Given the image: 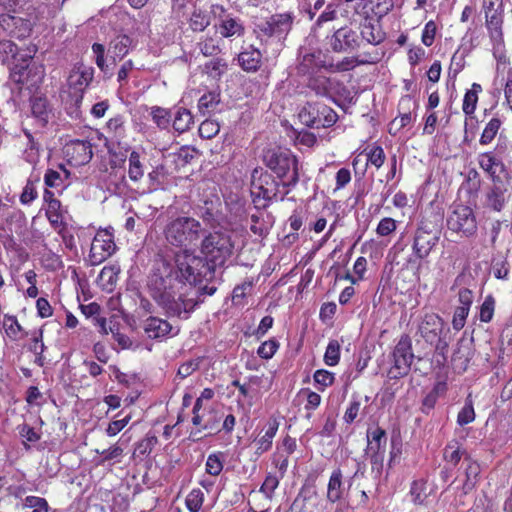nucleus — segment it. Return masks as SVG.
Wrapping results in <instances>:
<instances>
[{
    "instance_id": "f257e3e1",
    "label": "nucleus",
    "mask_w": 512,
    "mask_h": 512,
    "mask_svg": "<svg viewBox=\"0 0 512 512\" xmlns=\"http://www.w3.org/2000/svg\"><path fill=\"white\" fill-rule=\"evenodd\" d=\"M147 287L149 295L169 317L187 319L197 305L190 296L193 288L182 285L174 276L172 265L165 260L156 262Z\"/></svg>"
},
{
    "instance_id": "f03ea898",
    "label": "nucleus",
    "mask_w": 512,
    "mask_h": 512,
    "mask_svg": "<svg viewBox=\"0 0 512 512\" xmlns=\"http://www.w3.org/2000/svg\"><path fill=\"white\" fill-rule=\"evenodd\" d=\"M174 276H177L182 285L190 287L208 281L214 277V267L204 258L183 251L175 256V267L172 266Z\"/></svg>"
},
{
    "instance_id": "7ed1b4c3",
    "label": "nucleus",
    "mask_w": 512,
    "mask_h": 512,
    "mask_svg": "<svg viewBox=\"0 0 512 512\" xmlns=\"http://www.w3.org/2000/svg\"><path fill=\"white\" fill-rule=\"evenodd\" d=\"M264 162L282 180V188L294 187L298 183V160L289 150H270L264 156Z\"/></svg>"
},
{
    "instance_id": "20e7f679",
    "label": "nucleus",
    "mask_w": 512,
    "mask_h": 512,
    "mask_svg": "<svg viewBox=\"0 0 512 512\" xmlns=\"http://www.w3.org/2000/svg\"><path fill=\"white\" fill-rule=\"evenodd\" d=\"M201 224L191 217H177L165 227L166 240L176 247H187L195 243L200 236Z\"/></svg>"
},
{
    "instance_id": "39448f33",
    "label": "nucleus",
    "mask_w": 512,
    "mask_h": 512,
    "mask_svg": "<svg viewBox=\"0 0 512 512\" xmlns=\"http://www.w3.org/2000/svg\"><path fill=\"white\" fill-rule=\"evenodd\" d=\"M233 243L228 234L223 232L209 233L201 243V252L214 268L223 265L232 255Z\"/></svg>"
},
{
    "instance_id": "423d86ee",
    "label": "nucleus",
    "mask_w": 512,
    "mask_h": 512,
    "mask_svg": "<svg viewBox=\"0 0 512 512\" xmlns=\"http://www.w3.org/2000/svg\"><path fill=\"white\" fill-rule=\"evenodd\" d=\"M300 122L311 128H326L333 126L337 113L329 106L320 102H307L298 114Z\"/></svg>"
},
{
    "instance_id": "0eeeda50",
    "label": "nucleus",
    "mask_w": 512,
    "mask_h": 512,
    "mask_svg": "<svg viewBox=\"0 0 512 512\" xmlns=\"http://www.w3.org/2000/svg\"><path fill=\"white\" fill-rule=\"evenodd\" d=\"M93 76V68L84 66L79 67L70 73L68 83L70 89H73L74 92L69 94L71 103L68 105V102L66 101V110L71 116H79V106L83 99V92L93 80Z\"/></svg>"
},
{
    "instance_id": "6e6552de",
    "label": "nucleus",
    "mask_w": 512,
    "mask_h": 512,
    "mask_svg": "<svg viewBox=\"0 0 512 512\" xmlns=\"http://www.w3.org/2000/svg\"><path fill=\"white\" fill-rule=\"evenodd\" d=\"M447 227L465 237L474 235L477 230V222L473 210L465 205L454 206L447 218Z\"/></svg>"
},
{
    "instance_id": "1a4fd4ad",
    "label": "nucleus",
    "mask_w": 512,
    "mask_h": 512,
    "mask_svg": "<svg viewBox=\"0 0 512 512\" xmlns=\"http://www.w3.org/2000/svg\"><path fill=\"white\" fill-rule=\"evenodd\" d=\"M393 365L388 371L390 379H399L408 374L413 360L411 343L408 338H402L395 346L393 353Z\"/></svg>"
},
{
    "instance_id": "9d476101",
    "label": "nucleus",
    "mask_w": 512,
    "mask_h": 512,
    "mask_svg": "<svg viewBox=\"0 0 512 512\" xmlns=\"http://www.w3.org/2000/svg\"><path fill=\"white\" fill-rule=\"evenodd\" d=\"M326 43L333 52L346 53L358 49L361 40L356 31L344 26L335 30L332 35L327 36Z\"/></svg>"
},
{
    "instance_id": "9b49d317",
    "label": "nucleus",
    "mask_w": 512,
    "mask_h": 512,
    "mask_svg": "<svg viewBox=\"0 0 512 512\" xmlns=\"http://www.w3.org/2000/svg\"><path fill=\"white\" fill-rule=\"evenodd\" d=\"M212 12L218 18L216 27L223 38L240 37L244 34V25L240 18L226 13L222 5H213Z\"/></svg>"
},
{
    "instance_id": "f8f14e48",
    "label": "nucleus",
    "mask_w": 512,
    "mask_h": 512,
    "mask_svg": "<svg viewBox=\"0 0 512 512\" xmlns=\"http://www.w3.org/2000/svg\"><path fill=\"white\" fill-rule=\"evenodd\" d=\"M116 249L113 236L107 230H101L96 233L91 243L90 260L93 265H97L111 256Z\"/></svg>"
},
{
    "instance_id": "ddd939ff",
    "label": "nucleus",
    "mask_w": 512,
    "mask_h": 512,
    "mask_svg": "<svg viewBox=\"0 0 512 512\" xmlns=\"http://www.w3.org/2000/svg\"><path fill=\"white\" fill-rule=\"evenodd\" d=\"M36 53L35 46H28L19 53V58L13 62L10 68V79L17 84L28 83L32 68L30 61Z\"/></svg>"
},
{
    "instance_id": "4468645a",
    "label": "nucleus",
    "mask_w": 512,
    "mask_h": 512,
    "mask_svg": "<svg viewBox=\"0 0 512 512\" xmlns=\"http://www.w3.org/2000/svg\"><path fill=\"white\" fill-rule=\"evenodd\" d=\"M306 86L316 96L333 98V95L338 91L339 81L317 71L308 77Z\"/></svg>"
},
{
    "instance_id": "2eb2a0df",
    "label": "nucleus",
    "mask_w": 512,
    "mask_h": 512,
    "mask_svg": "<svg viewBox=\"0 0 512 512\" xmlns=\"http://www.w3.org/2000/svg\"><path fill=\"white\" fill-rule=\"evenodd\" d=\"M367 442L366 454L370 457L371 462L374 464L382 462L387 443L385 430L381 427L368 429Z\"/></svg>"
},
{
    "instance_id": "dca6fc26",
    "label": "nucleus",
    "mask_w": 512,
    "mask_h": 512,
    "mask_svg": "<svg viewBox=\"0 0 512 512\" xmlns=\"http://www.w3.org/2000/svg\"><path fill=\"white\" fill-rule=\"evenodd\" d=\"M292 23L293 15L291 13H280L272 15L259 27L261 32L269 37H281L290 31Z\"/></svg>"
},
{
    "instance_id": "f3484780",
    "label": "nucleus",
    "mask_w": 512,
    "mask_h": 512,
    "mask_svg": "<svg viewBox=\"0 0 512 512\" xmlns=\"http://www.w3.org/2000/svg\"><path fill=\"white\" fill-rule=\"evenodd\" d=\"M0 27L10 36L18 39L27 37L31 32L29 20L9 13H0Z\"/></svg>"
},
{
    "instance_id": "a211bd4d",
    "label": "nucleus",
    "mask_w": 512,
    "mask_h": 512,
    "mask_svg": "<svg viewBox=\"0 0 512 512\" xmlns=\"http://www.w3.org/2000/svg\"><path fill=\"white\" fill-rule=\"evenodd\" d=\"M439 241L437 232L419 228L414 237L413 252L418 259L426 258Z\"/></svg>"
},
{
    "instance_id": "6ab92c4d",
    "label": "nucleus",
    "mask_w": 512,
    "mask_h": 512,
    "mask_svg": "<svg viewBox=\"0 0 512 512\" xmlns=\"http://www.w3.org/2000/svg\"><path fill=\"white\" fill-rule=\"evenodd\" d=\"M65 154L74 165L80 166L90 162L93 157L92 145L88 141H72L65 147Z\"/></svg>"
},
{
    "instance_id": "aec40b11",
    "label": "nucleus",
    "mask_w": 512,
    "mask_h": 512,
    "mask_svg": "<svg viewBox=\"0 0 512 512\" xmlns=\"http://www.w3.org/2000/svg\"><path fill=\"white\" fill-rule=\"evenodd\" d=\"M443 327V320L436 314H426L419 326L421 336L432 343L435 341Z\"/></svg>"
},
{
    "instance_id": "412c9836",
    "label": "nucleus",
    "mask_w": 512,
    "mask_h": 512,
    "mask_svg": "<svg viewBox=\"0 0 512 512\" xmlns=\"http://www.w3.org/2000/svg\"><path fill=\"white\" fill-rule=\"evenodd\" d=\"M143 329L149 338L159 339L170 334L173 328L168 321L150 316L144 320Z\"/></svg>"
},
{
    "instance_id": "4be33fe9",
    "label": "nucleus",
    "mask_w": 512,
    "mask_h": 512,
    "mask_svg": "<svg viewBox=\"0 0 512 512\" xmlns=\"http://www.w3.org/2000/svg\"><path fill=\"white\" fill-rule=\"evenodd\" d=\"M147 157L145 153L131 151L128 156V176L132 182H139L146 170Z\"/></svg>"
},
{
    "instance_id": "5701e85b",
    "label": "nucleus",
    "mask_w": 512,
    "mask_h": 512,
    "mask_svg": "<svg viewBox=\"0 0 512 512\" xmlns=\"http://www.w3.org/2000/svg\"><path fill=\"white\" fill-rule=\"evenodd\" d=\"M360 35L362 41L372 45H378L385 39V34L381 31L379 25L369 18H366L360 24Z\"/></svg>"
},
{
    "instance_id": "b1692460",
    "label": "nucleus",
    "mask_w": 512,
    "mask_h": 512,
    "mask_svg": "<svg viewBox=\"0 0 512 512\" xmlns=\"http://www.w3.org/2000/svg\"><path fill=\"white\" fill-rule=\"evenodd\" d=\"M486 26L489 31L490 39L494 44L503 43V10L492 11L491 13L485 14Z\"/></svg>"
},
{
    "instance_id": "393cba45",
    "label": "nucleus",
    "mask_w": 512,
    "mask_h": 512,
    "mask_svg": "<svg viewBox=\"0 0 512 512\" xmlns=\"http://www.w3.org/2000/svg\"><path fill=\"white\" fill-rule=\"evenodd\" d=\"M133 40L125 34L115 36L109 44L108 54L114 62L122 60L129 52Z\"/></svg>"
},
{
    "instance_id": "a878e982",
    "label": "nucleus",
    "mask_w": 512,
    "mask_h": 512,
    "mask_svg": "<svg viewBox=\"0 0 512 512\" xmlns=\"http://www.w3.org/2000/svg\"><path fill=\"white\" fill-rule=\"evenodd\" d=\"M345 493V486L343 483L342 471L338 468L335 469L328 481L327 485V501L335 503L339 501Z\"/></svg>"
},
{
    "instance_id": "bb28decb",
    "label": "nucleus",
    "mask_w": 512,
    "mask_h": 512,
    "mask_svg": "<svg viewBox=\"0 0 512 512\" xmlns=\"http://www.w3.org/2000/svg\"><path fill=\"white\" fill-rule=\"evenodd\" d=\"M278 422L275 419L269 420L264 434L254 441L258 455L268 451L272 446V440L278 430Z\"/></svg>"
},
{
    "instance_id": "cd10ccee",
    "label": "nucleus",
    "mask_w": 512,
    "mask_h": 512,
    "mask_svg": "<svg viewBox=\"0 0 512 512\" xmlns=\"http://www.w3.org/2000/svg\"><path fill=\"white\" fill-rule=\"evenodd\" d=\"M261 58V52L252 46L238 55L240 66L248 72L256 71L259 68Z\"/></svg>"
},
{
    "instance_id": "c85d7f7f",
    "label": "nucleus",
    "mask_w": 512,
    "mask_h": 512,
    "mask_svg": "<svg viewBox=\"0 0 512 512\" xmlns=\"http://www.w3.org/2000/svg\"><path fill=\"white\" fill-rule=\"evenodd\" d=\"M263 180L265 181V184H267V188L263 189L262 191L263 199L268 201L283 200L284 197L288 194L289 190H280V187H282V181H275L270 174H263Z\"/></svg>"
},
{
    "instance_id": "c756f323",
    "label": "nucleus",
    "mask_w": 512,
    "mask_h": 512,
    "mask_svg": "<svg viewBox=\"0 0 512 512\" xmlns=\"http://www.w3.org/2000/svg\"><path fill=\"white\" fill-rule=\"evenodd\" d=\"M220 199L217 196H214L209 199H205L203 201V205L199 206V215L201 218L212 224L214 221L217 220V217L220 213Z\"/></svg>"
},
{
    "instance_id": "7c9ffc66",
    "label": "nucleus",
    "mask_w": 512,
    "mask_h": 512,
    "mask_svg": "<svg viewBox=\"0 0 512 512\" xmlns=\"http://www.w3.org/2000/svg\"><path fill=\"white\" fill-rule=\"evenodd\" d=\"M31 111L33 116L44 126L48 123L50 109L46 98L35 97L31 100Z\"/></svg>"
},
{
    "instance_id": "2f4dec72",
    "label": "nucleus",
    "mask_w": 512,
    "mask_h": 512,
    "mask_svg": "<svg viewBox=\"0 0 512 512\" xmlns=\"http://www.w3.org/2000/svg\"><path fill=\"white\" fill-rule=\"evenodd\" d=\"M193 124V116L191 112L185 108H178L174 115L173 120V128L179 132L183 133L190 129Z\"/></svg>"
},
{
    "instance_id": "473e14b6",
    "label": "nucleus",
    "mask_w": 512,
    "mask_h": 512,
    "mask_svg": "<svg viewBox=\"0 0 512 512\" xmlns=\"http://www.w3.org/2000/svg\"><path fill=\"white\" fill-rule=\"evenodd\" d=\"M480 167L489 173L492 177L496 174L497 168H503L502 161L498 159L493 152L482 153L479 156Z\"/></svg>"
},
{
    "instance_id": "72a5a7b5",
    "label": "nucleus",
    "mask_w": 512,
    "mask_h": 512,
    "mask_svg": "<svg viewBox=\"0 0 512 512\" xmlns=\"http://www.w3.org/2000/svg\"><path fill=\"white\" fill-rule=\"evenodd\" d=\"M3 326L6 335L14 341L19 340L23 336L27 335V333L23 332V329L15 316L5 315Z\"/></svg>"
},
{
    "instance_id": "f704fd0d",
    "label": "nucleus",
    "mask_w": 512,
    "mask_h": 512,
    "mask_svg": "<svg viewBox=\"0 0 512 512\" xmlns=\"http://www.w3.org/2000/svg\"><path fill=\"white\" fill-rule=\"evenodd\" d=\"M23 49H18L17 46L10 40L0 41V61L5 64L10 59L14 62L19 58V53Z\"/></svg>"
},
{
    "instance_id": "c9c22d12",
    "label": "nucleus",
    "mask_w": 512,
    "mask_h": 512,
    "mask_svg": "<svg viewBox=\"0 0 512 512\" xmlns=\"http://www.w3.org/2000/svg\"><path fill=\"white\" fill-rule=\"evenodd\" d=\"M204 502V493L201 489L196 488L190 491L185 499V504L190 512H199Z\"/></svg>"
},
{
    "instance_id": "e433bc0d",
    "label": "nucleus",
    "mask_w": 512,
    "mask_h": 512,
    "mask_svg": "<svg viewBox=\"0 0 512 512\" xmlns=\"http://www.w3.org/2000/svg\"><path fill=\"white\" fill-rule=\"evenodd\" d=\"M501 126V121L498 118H492L486 125L483 130V133L480 137V144L487 145L492 142V140L497 135Z\"/></svg>"
},
{
    "instance_id": "4c0bfd02",
    "label": "nucleus",
    "mask_w": 512,
    "mask_h": 512,
    "mask_svg": "<svg viewBox=\"0 0 512 512\" xmlns=\"http://www.w3.org/2000/svg\"><path fill=\"white\" fill-rule=\"evenodd\" d=\"M466 462V468H465V475H466V481H465V487L468 489H471L475 484V479L480 473V466L477 462L472 461L469 456H465L464 458Z\"/></svg>"
},
{
    "instance_id": "58836bf2",
    "label": "nucleus",
    "mask_w": 512,
    "mask_h": 512,
    "mask_svg": "<svg viewBox=\"0 0 512 512\" xmlns=\"http://www.w3.org/2000/svg\"><path fill=\"white\" fill-rule=\"evenodd\" d=\"M505 203L504 190L500 187L495 186L487 196V204L495 211H501Z\"/></svg>"
},
{
    "instance_id": "ea45409f",
    "label": "nucleus",
    "mask_w": 512,
    "mask_h": 512,
    "mask_svg": "<svg viewBox=\"0 0 512 512\" xmlns=\"http://www.w3.org/2000/svg\"><path fill=\"white\" fill-rule=\"evenodd\" d=\"M227 68V63L222 58H215L205 64V70L212 78H220Z\"/></svg>"
},
{
    "instance_id": "a19ab883",
    "label": "nucleus",
    "mask_w": 512,
    "mask_h": 512,
    "mask_svg": "<svg viewBox=\"0 0 512 512\" xmlns=\"http://www.w3.org/2000/svg\"><path fill=\"white\" fill-rule=\"evenodd\" d=\"M340 358V345L336 340H332L328 343L325 351L324 361L329 366H335L338 364Z\"/></svg>"
},
{
    "instance_id": "79ce46f5",
    "label": "nucleus",
    "mask_w": 512,
    "mask_h": 512,
    "mask_svg": "<svg viewBox=\"0 0 512 512\" xmlns=\"http://www.w3.org/2000/svg\"><path fill=\"white\" fill-rule=\"evenodd\" d=\"M198 45L204 56H213L220 52L219 40L213 37H206Z\"/></svg>"
},
{
    "instance_id": "37998d69",
    "label": "nucleus",
    "mask_w": 512,
    "mask_h": 512,
    "mask_svg": "<svg viewBox=\"0 0 512 512\" xmlns=\"http://www.w3.org/2000/svg\"><path fill=\"white\" fill-rule=\"evenodd\" d=\"M475 420V411L471 400L467 399L465 405L457 416V423L460 426L467 425Z\"/></svg>"
},
{
    "instance_id": "c03bdc74",
    "label": "nucleus",
    "mask_w": 512,
    "mask_h": 512,
    "mask_svg": "<svg viewBox=\"0 0 512 512\" xmlns=\"http://www.w3.org/2000/svg\"><path fill=\"white\" fill-rule=\"evenodd\" d=\"M219 131L220 126L214 120H204L199 126V135L204 139H212Z\"/></svg>"
},
{
    "instance_id": "a18cd8bd",
    "label": "nucleus",
    "mask_w": 512,
    "mask_h": 512,
    "mask_svg": "<svg viewBox=\"0 0 512 512\" xmlns=\"http://www.w3.org/2000/svg\"><path fill=\"white\" fill-rule=\"evenodd\" d=\"M151 116L153 121L160 128H166L170 122V112L164 108L155 106L151 108Z\"/></svg>"
},
{
    "instance_id": "49530a36",
    "label": "nucleus",
    "mask_w": 512,
    "mask_h": 512,
    "mask_svg": "<svg viewBox=\"0 0 512 512\" xmlns=\"http://www.w3.org/2000/svg\"><path fill=\"white\" fill-rule=\"evenodd\" d=\"M96 325L99 326L100 333L103 335H108L111 333L113 336L115 332L120 329V324L114 317L110 318L109 320L106 318H97Z\"/></svg>"
},
{
    "instance_id": "de8ad7c7",
    "label": "nucleus",
    "mask_w": 512,
    "mask_h": 512,
    "mask_svg": "<svg viewBox=\"0 0 512 512\" xmlns=\"http://www.w3.org/2000/svg\"><path fill=\"white\" fill-rule=\"evenodd\" d=\"M495 308V299L489 295L485 298L484 302L480 307V320L488 323L492 320Z\"/></svg>"
},
{
    "instance_id": "09e8293b",
    "label": "nucleus",
    "mask_w": 512,
    "mask_h": 512,
    "mask_svg": "<svg viewBox=\"0 0 512 512\" xmlns=\"http://www.w3.org/2000/svg\"><path fill=\"white\" fill-rule=\"evenodd\" d=\"M278 348L279 343L275 339H269L259 346L257 354L262 359H270L274 356Z\"/></svg>"
},
{
    "instance_id": "8fccbe9b",
    "label": "nucleus",
    "mask_w": 512,
    "mask_h": 512,
    "mask_svg": "<svg viewBox=\"0 0 512 512\" xmlns=\"http://www.w3.org/2000/svg\"><path fill=\"white\" fill-rule=\"evenodd\" d=\"M250 230L258 236H265L268 233V225L265 223L262 214H252Z\"/></svg>"
},
{
    "instance_id": "3c124183",
    "label": "nucleus",
    "mask_w": 512,
    "mask_h": 512,
    "mask_svg": "<svg viewBox=\"0 0 512 512\" xmlns=\"http://www.w3.org/2000/svg\"><path fill=\"white\" fill-rule=\"evenodd\" d=\"M24 506L32 508V512H48L49 509L46 499L37 496H27Z\"/></svg>"
},
{
    "instance_id": "603ef678",
    "label": "nucleus",
    "mask_w": 512,
    "mask_h": 512,
    "mask_svg": "<svg viewBox=\"0 0 512 512\" xmlns=\"http://www.w3.org/2000/svg\"><path fill=\"white\" fill-rule=\"evenodd\" d=\"M210 24V19L201 11H194L191 19L190 26L194 31H203Z\"/></svg>"
},
{
    "instance_id": "864d4df0",
    "label": "nucleus",
    "mask_w": 512,
    "mask_h": 512,
    "mask_svg": "<svg viewBox=\"0 0 512 512\" xmlns=\"http://www.w3.org/2000/svg\"><path fill=\"white\" fill-rule=\"evenodd\" d=\"M410 494L415 504H423L427 496L425 483L422 481H414L411 486Z\"/></svg>"
},
{
    "instance_id": "5fc2aeb1",
    "label": "nucleus",
    "mask_w": 512,
    "mask_h": 512,
    "mask_svg": "<svg viewBox=\"0 0 512 512\" xmlns=\"http://www.w3.org/2000/svg\"><path fill=\"white\" fill-rule=\"evenodd\" d=\"M464 454L465 453L461 452L456 444H449L445 448L444 458L448 463L456 466Z\"/></svg>"
},
{
    "instance_id": "6e6d98bb",
    "label": "nucleus",
    "mask_w": 512,
    "mask_h": 512,
    "mask_svg": "<svg viewBox=\"0 0 512 512\" xmlns=\"http://www.w3.org/2000/svg\"><path fill=\"white\" fill-rule=\"evenodd\" d=\"M158 440L155 436H147L138 442L134 453L138 455H146L151 453L154 446L157 444Z\"/></svg>"
},
{
    "instance_id": "4d7b16f0",
    "label": "nucleus",
    "mask_w": 512,
    "mask_h": 512,
    "mask_svg": "<svg viewBox=\"0 0 512 512\" xmlns=\"http://www.w3.org/2000/svg\"><path fill=\"white\" fill-rule=\"evenodd\" d=\"M337 18L336 6L333 3L326 5L324 11L318 16L315 26L320 27L326 22L333 21Z\"/></svg>"
},
{
    "instance_id": "13d9d810",
    "label": "nucleus",
    "mask_w": 512,
    "mask_h": 512,
    "mask_svg": "<svg viewBox=\"0 0 512 512\" xmlns=\"http://www.w3.org/2000/svg\"><path fill=\"white\" fill-rule=\"evenodd\" d=\"M469 314V309L467 307L458 306L453 315L452 326L455 330H461L466 322V318Z\"/></svg>"
},
{
    "instance_id": "bf43d9fd",
    "label": "nucleus",
    "mask_w": 512,
    "mask_h": 512,
    "mask_svg": "<svg viewBox=\"0 0 512 512\" xmlns=\"http://www.w3.org/2000/svg\"><path fill=\"white\" fill-rule=\"evenodd\" d=\"M219 103V95L215 93H207L200 97L198 107L200 111L210 110L215 108Z\"/></svg>"
},
{
    "instance_id": "052dcab7",
    "label": "nucleus",
    "mask_w": 512,
    "mask_h": 512,
    "mask_svg": "<svg viewBox=\"0 0 512 512\" xmlns=\"http://www.w3.org/2000/svg\"><path fill=\"white\" fill-rule=\"evenodd\" d=\"M367 160L369 163L374 165L376 168H380L384 164V161H385V153H384V150L382 149V147H380V146L373 147L367 155Z\"/></svg>"
},
{
    "instance_id": "680f3d73",
    "label": "nucleus",
    "mask_w": 512,
    "mask_h": 512,
    "mask_svg": "<svg viewBox=\"0 0 512 512\" xmlns=\"http://www.w3.org/2000/svg\"><path fill=\"white\" fill-rule=\"evenodd\" d=\"M223 469L222 461L219 456L216 454H211L208 456L206 461V471L210 475L217 476L221 473Z\"/></svg>"
},
{
    "instance_id": "e2e57ef3",
    "label": "nucleus",
    "mask_w": 512,
    "mask_h": 512,
    "mask_svg": "<svg viewBox=\"0 0 512 512\" xmlns=\"http://www.w3.org/2000/svg\"><path fill=\"white\" fill-rule=\"evenodd\" d=\"M44 182L46 186L51 188L60 187L63 184V177L61 172L48 169L44 175Z\"/></svg>"
},
{
    "instance_id": "0e129e2a",
    "label": "nucleus",
    "mask_w": 512,
    "mask_h": 512,
    "mask_svg": "<svg viewBox=\"0 0 512 512\" xmlns=\"http://www.w3.org/2000/svg\"><path fill=\"white\" fill-rule=\"evenodd\" d=\"M396 230V221L392 218H383L376 229V232L380 236H388Z\"/></svg>"
},
{
    "instance_id": "69168bd1",
    "label": "nucleus",
    "mask_w": 512,
    "mask_h": 512,
    "mask_svg": "<svg viewBox=\"0 0 512 512\" xmlns=\"http://www.w3.org/2000/svg\"><path fill=\"white\" fill-rule=\"evenodd\" d=\"M314 381L324 389L334 381V374L326 370H317L314 374Z\"/></svg>"
},
{
    "instance_id": "338daca9",
    "label": "nucleus",
    "mask_w": 512,
    "mask_h": 512,
    "mask_svg": "<svg viewBox=\"0 0 512 512\" xmlns=\"http://www.w3.org/2000/svg\"><path fill=\"white\" fill-rule=\"evenodd\" d=\"M436 34V24L434 21H429L426 23L423 33H422V43L429 47L433 44Z\"/></svg>"
},
{
    "instance_id": "774afa93",
    "label": "nucleus",
    "mask_w": 512,
    "mask_h": 512,
    "mask_svg": "<svg viewBox=\"0 0 512 512\" xmlns=\"http://www.w3.org/2000/svg\"><path fill=\"white\" fill-rule=\"evenodd\" d=\"M279 481L276 476L268 475L260 487V492L271 498L273 492L278 487Z\"/></svg>"
}]
</instances>
